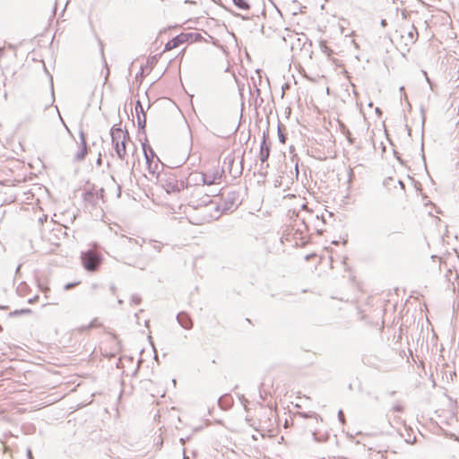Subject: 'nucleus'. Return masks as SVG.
<instances>
[{"mask_svg":"<svg viewBox=\"0 0 459 459\" xmlns=\"http://www.w3.org/2000/svg\"><path fill=\"white\" fill-rule=\"evenodd\" d=\"M402 15V20L396 22L391 40L398 50L403 52L409 51L410 48L417 41L419 32L414 23L408 18L405 10H403Z\"/></svg>","mask_w":459,"mask_h":459,"instance_id":"f257e3e1","label":"nucleus"},{"mask_svg":"<svg viewBox=\"0 0 459 459\" xmlns=\"http://www.w3.org/2000/svg\"><path fill=\"white\" fill-rule=\"evenodd\" d=\"M111 136L117 156L122 160L125 159L126 156V145L129 142L127 132L121 128H112Z\"/></svg>","mask_w":459,"mask_h":459,"instance_id":"f03ea898","label":"nucleus"},{"mask_svg":"<svg viewBox=\"0 0 459 459\" xmlns=\"http://www.w3.org/2000/svg\"><path fill=\"white\" fill-rule=\"evenodd\" d=\"M201 39L202 36L199 33L182 32L165 44L164 51L173 50L183 44L197 42L201 40Z\"/></svg>","mask_w":459,"mask_h":459,"instance_id":"7ed1b4c3","label":"nucleus"},{"mask_svg":"<svg viewBox=\"0 0 459 459\" xmlns=\"http://www.w3.org/2000/svg\"><path fill=\"white\" fill-rule=\"evenodd\" d=\"M81 262L86 271L96 272L102 263V256L98 251L91 249L82 253Z\"/></svg>","mask_w":459,"mask_h":459,"instance_id":"20e7f679","label":"nucleus"},{"mask_svg":"<svg viewBox=\"0 0 459 459\" xmlns=\"http://www.w3.org/2000/svg\"><path fill=\"white\" fill-rule=\"evenodd\" d=\"M182 184L179 183L173 175L167 176L163 180V187L168 193L178 192Z\"/></svg>","mask_w":459,"mask_h":459,"instance_id":"39448f33","label":"nucleus"},{"mask_svg":"<svg viewBox=\"0 0 459 459\" xmlns=\"http://www.w3.org/2000/svg\"><path fill=\"white\" fill-rule=\"evenodd\" d=\"M135 117L137 120L138 127L144 128L146 126V114L145 110L140 101V100H136L134 107Z\"/></svg>","mask_w":459,"mask_h":459,"instance_id":"423d86ee","label":"nucleus"},{"mask_svg":"<svg viewBox=\"0 0 459 459\" xmlns=\"http://www.w3.org/2000/svg\"><path fill=\"white\" fill-rule=\"evenodd\" d=\"M270 155V145L267 143V136L264 134L263 142L260 150V160L265 162Z\"/></svg>","mask_w":459,"mask_h":459,"instance_id":"0eeeda50","label":"nucleus"},{"mask_svg":"<svg viewBox=\"0 0 459 459\" xmlns=\"http://www.w3.org/2000/svg\"><path fill=\"white\" fill-rule=\"evenodd\" d=\"M221 173L220 171H216L212 174H209L206 172H204L203 174V181L206 185L217 184L219 182V180L221 179Z\"/></svg>","mask_w":459,"mask_h":459,"instance_id":"6e6552de","label":"nucleus"},{"mask_svg":"<svg viewBox=\"0 0 459 459\" xmlns=\"http://www.w3.org/2000/svg\"><path fill=\"white\" fill-rule=\"evenodd\" d=\"M159 62V57L157 56H149L146 60V65L142 66V74H149L155 67V65Z\"/></svg>","mask_w":459,"mask_h":459,"instance_id":"1a4fd4ad","label":"nucleus"},{"mask_svg":"<svg viewBox=\"0 0 459 459\" xmlns=\"http://www.w3.org/2000/svg\"><path fill=\"white\" fill-rule=\"evenodd\" d=\"M234 4L240 9L247 10L249 8L248 4L245 0H233Z\"/></svg>","mask_w":459,"mask_h":459,"instance_id":"9d476101","label":"nucleus"},{"mask_svg":"<svg viewBox=\"0 0 459 459\" xmlns=\"http://www.w3.org/2000/svg\"><path fill=\"white\" fill-rule=\"evenodd\" d=\"M77 284H78V283H69V284H67V285L65 286V289H66V290H69V289H71V288H73V287L76 286Z\"/></svg>","mask_w":459,"mask_h":459,"instance_id":"9b49d317","label":"nucleus"},{"mask_svg":"<svg viewBox=\"0 0 459 459\" xmlns=\"http://www.w3.org/2000/svg\"><path fill=\"white\" fill-rule=\"evenodd\" d=\"M398 184L400 185V189H403V186L402 182H398Z\"/></svg>","mask_w":459,"mask_h":459,"instance_id":"f8f14e48","label":"nucleus"},{"mask_svg":"<svg viewBox=\"0 0 459 459\" xmlns=\"http://www.w3.org/2000/svg\"><path fill=\"white\" fill-rule=\"evenodd\" d=\"M382 25H383V26H385V25H386V22H385V20H383V21H382Z\"/></svg>","mask_w":459,"mask_h":459,"instance_id":"ddd939ff","label":"nucleus"}]
</instances>
